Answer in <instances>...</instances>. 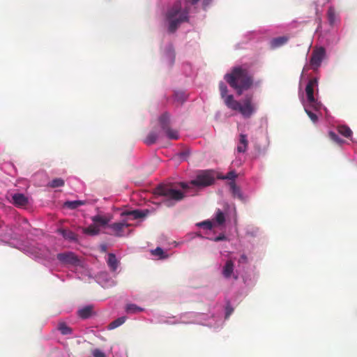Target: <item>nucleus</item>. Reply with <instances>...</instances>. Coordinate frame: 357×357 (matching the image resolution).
<instances>
[{
    "instance_id": "1",
    "label": "nucleus",
    "mask_w": 357,
    "mask_h": 357,
    "mask_svg": "<svg viewBox=\"0 0 357 357\" xmlns=\"http://www.w3.org/2000/svg\"><path fill=\"white\" fill-rule=\"evenodd\" d=\"M219 91L227 107L233 111L239 112L244 118L251 117L256 112L257 107L252 95H246L241 103L234 100L232 94L227 95L228 88L224 82L219 83Z\"/></svg>"
},
{
    "instance_id": "2",
    "label": "nucleus",
    "mask_w": 357,
    "mask_h": 357,
    "mask_svg": "<svg viewBox=\"0 0 357 357\" xmlns=\"http://www.w3.org/2000/svg\"><path fill=\"white\" fill-rule=\"evenodd\" d=\"M224 79L238 95L248 90L253 84V78L248 70L241 66L233 68L230 73L225 75Z\"/></svg>"
},
{
    "instance_id": "3",
    "label": "nucleus",
    "mask_w": 357,
    "mask_h": 357,
    "mask_svg": "<svg viewBox=\"0 0 357 357\" xmlns=\"http://www.w3.org/2000/svg\"><path fill=\"white\" fill-rule=\"evenodd\" d=\"M188 10L182 8L181 1H176L166 13V19L169 21V31L174 33L183 22L188 20Z\"/></svg>"
},
{
    "instance_id": "4",
    "label": "nucleus",
    "mask_w": 357,
    "mask_h": 357,
    "mask_svg": "<svg viewBox=\"0 0 357 357\" xmlns=\"http://www.w3.org/2000/svg\"><path fill=\"white\" fill-rule=\"evenodd\" d=\"M156 195L162 197V203L166 206H173L176 202L182 201L185 197V192L174 188L173 185H160L155 190Z\"/></svg>"
},
{
    "instance_id": "5",
    "label": "nucleus",
    "mask_w": 357,
    "mask_h": 357,
    "mask_svg": "<svg viewBox=\"0 0 357 357\" xmlns=\"http://www.w3.org/2000/svg\"><path fill=\"white\" fill-rule=\"evenodd\" d=\"M318 87V79L316 77H313L309 79L306 84L305 93L307 95V102L312 108L314 109L315 111H318L321 108L320 102L317 101L314 97V89Z\"/></svg>"
},
{
    "instance_id": "6",
    "label": "nucleus",
    "mask_w": 357,
    "mask_h": 357,
    "mask_svg": "<svg viewBox=\"0 0 357 357\" xmlns=\"http://www.w3.org/2000/svg\"><path fill=\"white\" fill-rule=\"evenodd\" d=\"M160 128L166 134V136L171 140H177L179 137L177 130L170 127V116L169 113L165 112L159 117Z\"/></svg>"
},
{
    "instance_id": "7",
    "label": "nucleus",
    "mask_w": 357,
    "mask_h": 357,
    "mask_svg": "<svg viewBox=\"0 0 357 357\" xmlns=\"http://www.w3.org/2000/svg\"><path fill=\"white\" fill-rule=\"evenodd\" d=\"M215 179L209 172H204L199 174L196 179L191 181V184L197 186H208L214 182Z\"/></svg>"
},
{
    "instance_id": "8",
    "label": "nucleus",
    "mask_w": 357,
    "mask_h": 357,
    "mask_svg": "<svg viewBox=\"0 0 357 357\" xmlns=\"http://www.w3.org/2000/svg\"><path fill=\"white\" fill-rule=\"evenodd\" d=\"M326 52L324 47H319L312 51L311 54V59L310 63L312 69H317L319 68L321 61H323Z\"/></svg>"
},
{
    "instance_id": "9",
    "label": "nucleus",
    "mask_w": 357,
    "mask_h": 357,
    "mask_svg": "<svg viewBox=\"0 0 357 357\" xmlns=\"http://www.w3.org/2000/svg\"><path fill=\"white\" fill-rule=\"evenodd\" d=\"M57 258L64 264L75 266L76 267L81 264L79 259L73 252L59 254Z\"/></svg>"
},
{
    "instance_id": "10",
    "label": "nucleus",
    "mask_w": 357,
    "mask_h": 357,
    "mask_svg": "<svg viewBox=\"0 0 357 357\" xmlns=\"http://www.w3.org/2000/svg\"><path fill=\"white\" fill-rule=\"evenodd\" d=\"M11 202L17 207H24L29 203L28 197L22 193H15L11 195Z\"/></svg>"
},
{
    "instance_id": "11",
    "label": "nucleus",
    "mask_w": 357,
    "mask_h": 357,
    "mask_svg": "<svg viewBox=\"0 0 357 357\" xmlns=\"http://www.w3.org/2000/svg\"><path fill=\"white\" fill-rule=\"evenodd\" d=\"M130 225L126 223V222H115L113 224H110L108 225V227L110 228L112 231L114 233V235L118 236H123V230L125 228H128Z\"/></svg>"
},
{
    "instance_id": "12",
    "label": "nucleus",
    "mask_w": 357,
    "mask_h": 357,
    "mask_svg": "<svg viewBox=\"0 0 357 357\" xmlns=\"http://www.w3.org/2000/svg\"><path fill=\"white\" fill-rule=\"evenodd\" d=\"M149 213V210H132V211H125L121 213V215H130L132 217V220H137L140 218H144V217L146 216Z\"/></svg>"
},
{
    "instance_id": "13",
    "label": "nucleus",
    "mask_w": 357,
    "mask_h": 357,
    "mask_svg": "<svg viewBox=\"0 0 357 357\" xmlns=\"http://www.w3.org/2000/svg\"><path fill=\"white\" fill-rule=\"evenodd\" d=\"M289 38L287 36H278L270 40V46L271 49H276L287 43Z\"/></svg>"
},
{
    "instance_id": "14",
    "label": "nucleus",
    "mask_w": 357,
    "mask_h": 357,
    "mask_svg": "<svg viewBox=\"0 0 357 357\" xmlns=\"http://www.w3.org/2000/svg\"><path fill=\"white\" fill-rule=\"evenodd\" d=\"M248 146V141L245 134H240L239 143L236 147V150L239 153H244L246 151Z\"/></svg>"
},
{
    "instance_id": "15",
    "label": "nucleus",
    "mask_w": 357,
    "mask_h": 357,
    "mask_svg": "<svg viewBox=\"0 0 357 357\" xmlns=\"http://www.w3.org/2000/svg\"><path fill=\"white\" fill-rule=\"evenodd\" d=\"M56 328L63 335H70L73 332V329L64 321L59 322Z\"/></svg>"
},
{
    "instance_id": "16",
    "label": "nucleus",
    "mask_w": 357,
    "mask_h": 357,
    "mask_svg": "<svg viewBox=\"0 0 357 357\" xmlns=\"http://www.w3.org/2000/svg\"><path fill=\"white\" fill-rule=\"evenodd\" d=\"M86 201L84 200H73L66 201L64 202L63 206L66 208L74 210L77 209V207L85 205Z\"/></svg>"
},
{
    "instance_id": "17",
    "label": "nucleus",
    "mask_w": 357,
    "mask_h": 357,
    "mask_svg": "<svg viewBox=\"0 0 357 357\" xmlns=\"http://www.w3.org/2000/svg\"><path fill=\"white\" fill-rule=\"evenodd\" d=\"M58 231L65 239H68L70 241L77 240V235L73 233L71 230L60 229Z\"/></svg>"
},
{
    "instance_id": "18",
    "label": "nucleus",
    "mask_w": 357,
    "mask_h": 357,
    "mask_svg": "<svg viewBox=\"0 0 357 357\" xmlns=\"http://www.w3.org/2000/svg\"><path fill=\"white\" fill-rule=\"evenodd\" d=\"M159 137V132L157 131L153 130L149 132L147 137L144 139V143L150 146V144H153L156 142L158 138Z\"/></svg>"
},
{
    "instance_id": "19",
    "label": "nucleus",
    "mask_w": 357,
    "mask_h": 357,
    "mask_svg": "<svg viewBox=\"0 0 357 357\" xmlns=\"http://www.w3.org/2000/svg\"><path fill=\"white\" fill-rule=\"evenodd\" d=\"M337 130L339 133H340L342 136L345 137H350L352 136L353 132L351 128L347 126H338L337 127Z\"/></svg>"
},
{
    "instance_id": "20",
    "label": "nucleus",
    "mask_w": 357,
    "mask_h": 357,
    "mask_svg": "<svg viewBox=\"0 0 357 357\" xmlns=\"http://www.w3.org/2000/svg\"><path fill=\"white\" fill-rule=\"evenodd\" d=\"M107 263L108 266L110 268H117L119 265V261L116 257V255L113 253L107 255Z\"/></svg>"
},
{
    "instance_id": "21",
    "label": "nucleus",
    "mask_w": 357,
    "mask_h": 357,
    "mask_svg": "<svg viewBox=\"0 0 357 357\" xmlns=\"http://www.w3.org/2000/svg\"><path fill=\"white\" fill-rule=\"evenodd\" d=\"M93 312V307L91 306H86L78 310V315L81 318L86 319L91 317Z\"/></svg>"
},
{
    "instance_id": "22",
    "label": "nucleus",
    "mask_w": 357,
    "mask_h": 357,
    "mask_svg": "<svg viewBox=\"0 0 357 357\" xmlns=\"http://www.w3.org/2000/svg\"><path fill=\"white\" fill-rule=\"evenodd\" d=\"M230 189L231 190V194L234 197H237L238 199H242L243 195L241 192V189L236 184L235 181H231L229 183Z\"/></svg>"
},
{
    "instance_id": "23",
    "label": "nucleus",
    "mask_w": 357,
    "mask_h": 357,
    "mask_svg": "<svg viewBox=\"0 0 357 357\" xmlns=\"http://www.w3.org/2000/svg\"><path fill=\"white\" fill-rule=\"evenodd\" d=\"M82 231L84 234L91 236L98 235L100 232V229L98 226L94 225H91L86 228H84Z\"/></svg>"
},
{
    "instance_id": "24",
    "label": "nucleus",
    "mask_w": 357,
    "mask_h": 357,
    "mask_svg": "<svg viewBox=\"0 0 357 357\" xmlns=\"http://www.w3.org/2000/svg\"><path fill=\"white\" fill-rule=\"evenodd\" d=\"M92 220L95 224L100 225H107L109 221V219L105 218V216L97 215L92 217Z\"/></svg>"
},
{
    "instance_id": "25",
    "label": "nucleus",
    "mask_w": 357,
    "mask_h": 357,
    "mask_svg": "<svg viewBox=\"0 0 357 357\" xmlns=\"http://www.w3.org/2000/svg\"><path fill=\"white\" fill-rule=\"evenodd\" d=\"M328 15V21L331 25H333L336 22L337 17L335 14V10L333 7H329L327 12Z\"/></svg>"
},
{
    "instance_id": "26",
    "label": "nucleus",
    "mask_w": 357,
    "mask_h": 357,
    "mask_svg": "<svg viewBox=\"0 0 357 357\" xmlns=\"http://www.w3.org/2000/svg\"><path fill=\"white\" fill-rule=\"evenodd\" d=\"M126 321V317H121L114 319V321L111 322L109 325V328L114 329L115 328L119 327Z\"/></svg>"
},
{
    "instance_id": "27",
    "label": "nucleus",
    "mask_w": 357,
    "mask_h": 357,
    "mask_svg": "<svg viewBox=\"0 0 357 357\" xmlns=\"http://www.w3.org/2000/svg\"><path fill=\"white\" fill-rule=\"evenodd\" d=\"M65 185V181L62 178H55L50 181L47 186L51 188L61 187Z\"/></svg>"
},
{
    "instance_id": "28",
    "label": "nucleus",
    "mask_w": 357,
    "mask_h": 357,
    "mask_svg": "<svg viewBox=\"0 0 357 357\" xmlns=\"http://www.w3.org/2000/svg\"><path fill=\"white\" fill-rule=\"evenodd\" d=\"M215 220L220 225H223V223L225 222V215L222 212L221 210L218 209L216 211L215 216Z\"/></svg>"
},
{
    "instance_id": "29",
    "label": "nucleus",
    "mask_w": 357,
    "mask_h": 357,
    "mask_svg": "<svg viewBox=\"0 0 357 357\" xmlns=\"http://www.w3.org/2000/svg\"><path fill=\"white\" fill-rule=\"evenodd\" d=\"M328 137H330L331 140L336 142L337 144H341L342 143L344 142V141L341 139V138L335 132L330 131L328 132Z\"/></svg>"
},
{
    "instance_id": "30",
    "label": "nucleus",
    "mask_w": 357,
    "mask_h": 357,
    "mask_svg": "<svg viewBox=\"0 0 357 357\" xmlns=\"http://www.w3.org/2000/svg\"><path fill=\"white\" fill-rule=\"evenodd\" d=\"M142 309L138 306L136 305V304H128L126 306V311L128 313H135L137 312H141Z\"/></svg>"
},
{
    "instance_id": "31",
    "label": "nucleus",
    "mask_w": 357,
    "mask_h": 357,
    "mask_svg": "<svg viewBox=\"0 0 357 357\" xmlns=\"http://www.w3.org/2000/svg\"><path fill=\"white\" fill-rule=\"evenodd\" d=\"M151 253L154 256H158V258L162 259L165 257L164 250L161 248H156L151 250Z\"/></svg>"
},
{
    "instance_id": "32",
    "label": "nucleus",
    "mask_w": 357,
    "mask_h": 357,
    "mask_svg": "<svg viewBox=\"0 0 357 357\" xmlns=\"http://www.w3.org/2000/svg\"><path fill=\"white\" fill-rule=\"evenodd\" d=\"M305 112L307 114L311 121H312L313 123H316L318 121V117L315 113L312 112L307 107H305Z\"/></svg>"
},
{
    "instance_id": "33",
    "label": "nucleus",
    "mask_w": 357,
    "mask_h": 357,
    "mask_svg": "<svg viewBox=\"0 0 357 357\" xmlns=\"http://www.w3.org/2000/svg\"><path fill=\"white\" fill-rule=\"evenodd\" d=\"M175 99L177 102H183L186 99V95L183 92H176L174 93Z\"/></svg>"
},
{
    "instance_id": "34",
    "label": "nucleus",
    "mask_w": 357,
    "mask_h": 357,
    "mask_svg": "<svg viewBox=\"0 0 357 357\" xmlns=\"http://www.w3.org/2000/svg\"><path fill=\"white\" fill-rule=\"evenodd\" d=\"M237 175L235 171L228 172L227 175L222 177L223 179L231 180V181H234Z\"/></svg>"
},
{
    "instance_id": "35",
    "label": "nucleus",
    "mask_w": 357,
    "mask_h": 357,
    "mask_svg": "<svg viewBox=\"0 0 357 357\" xmlns=\"http://www.w3.org/2000/svg\"><path fill=\"white\" fill-rule=\"evenodd\" d=\"M93 357H105V354L100 349H94L92 351Z\"/></svg>"
},
{
    "instance_id": "36",
    "label": "nucleus",
    "mask_w": 357,
    "mask_h": 357,
    "mask_svg": "<svg viewBox=\"0 0 357 357\" xmlns=\"http://www.w3.org/2000/svg\"><path fill=\"white\" fill-rule=\"evenodd\" d=\"M234 312V308L231 307V306L229 305V303H227V305L225 308V318L228 319V317H230V315Z\"/></svg>"
},
{
    "instance_id": "37",
    "label": "nucleus",
    "mask_w": 357,
    "mask_h": 357,
    "mask_svg": "<svg viewBox=\"0 0 357 357\" xmlns=\"http://www.w3.org/2000/svg\"><path fill=\"white\" fill-rule=\"evenodd\" d=\"M199 226H203L206 229H212V222L210 220L203 221L201 223L198 224Z\"/></svg>"
},
{
    "instance_id": "38",
    "label": "nucleus",
    "mask_w": 357,
    "mask_h": 357,
    "mask_svg": "<svg viewBox=\"0 0 357 357\" xmlns=\"http://www.w3.org/2000/svg\"><path fill=\"white\" fill-rule=\"evenodd\" d=\"M233 270L234 269H229V268L223 269L222 274H223L224 277L226 278L232 277V275H234Z\"/></svg>"
},
{
    "instance_id": "39",
    "label": "nucleus",
    "mask_w": 357,
    "mask_h": 357,
    "mask_svg": "<svg viewBox=\"0 0 357 357\" xmlns=\"http://www.w3.org/2000/svg\"><path fill=\"white\" fill-rule=\"evenodd\" d=\"M212 0H203L202 6L204 9H206L207 6L211 5Z\"/></svg>"
},
{
    "instance_id": "40",
    "label": "nucleus",
    "mask_w": 357,
    "mask_h": 357,
    "mask_svg": "<svg viewBox=\"0 0 357 357\" xmlns=\"http://www.w3.org/2000/svg\"><path fill=\"white\" fill-rule=\"evenodd\" d=\"M234 266L231 260H228L226 263V264L225 265V267L224 268H232Z\"/></svg>"
},
{
    "instance_id": "41",
    "label": "nucleus",
    "mask_w": 357,
    "mask_h": 357,
    "mask_svg": "<svg viewBox=\"0 0 357 357\" xmlns=\"http://www.w3.org/2000/svg\"><path fill=\"white\" fill-rule=\"evenodd\" d=\"M225 239H226V237L225 235H219L216 238H215V241H223Z\"/></svg>"
},
{
    "instance_id": "42",
    "label": "nucleus",
    "mask_w": 357,
    "mask_h": 357,
    "mask_svg": "<svg viewBox=\"0 0 357 357\" xmlns=\"http://www.w3.org/2000/svg\"><path fill=\"white\" fill-rule=\"evenodd\" d=\"M179 185L183 188V189H187V188H188V185L186 184L185 182H181L179 183Z\"/></svg>"
},
{
    "instance_id": "43",
    "label": "nucleus",
    "mask_w": 357,
    "mask_h": 357,
    "mask_svg": "<svg viewBox=\"0 0 357 357\" xmlns=\"http://www.w3.org/2000/svg\"><path fill=\"white\" fill-rule=\"evenodd\" d=\"M35 257H37V258H39V257H40V255H39V254L37 252V253L36 254Z\"/></svg>"
}]
</instances>
